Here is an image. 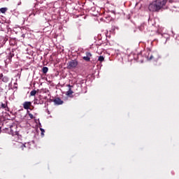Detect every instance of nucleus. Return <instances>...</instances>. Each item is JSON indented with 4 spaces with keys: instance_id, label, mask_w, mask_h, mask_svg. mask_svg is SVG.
I'll return each instance as SVG.
<instances>
[{
    "instance_id": "1",
    "label": "nucleus",
    "mask_w": 179,
    "mask_h": 179,
    "mask_svg": "<svg viewBox=\"0 0 179 179\" xmlns=\"http://www.w3.org/2000/svg\"><path fill=\"white\" fill-rule=\"evenodd\" d=\"M8 131L10 135H12L13 136H16L18 138V139H20V138H22V136L19 134V131H17V126L15 124L10 125V127L8 129Z\"/></svg>"
},
{
    "instance_id": "2",
    "label": "nucleus",
    "mask_w": 179,
    "mask_h": 179,
    "mask_svg": "<svg viewBox=\"0 0 179 179\" xmlns=\"http://www.w3.org/2000/svg\"><path fill=\"white\" fill-rule=\"evenodd\" d=\"M160 58L159 53L157 52H152L151 53H148L147 56L148 61H154V62H157Z\"/></svg>"
},
{
    "instance_id": "3",
    "label": "nucleus",
    "mask_w": 179,
    "mask_h": 179,
    "mask_svg": "<svg viewBox=\"0 0 179 179\" xmlns=\"http://www.w3.org/2000/svg\"><path fill=\"white\" fill-rule=\"evenodd\" d=\"M148 9L150 12H159L160 7L157 4V1H154L148 6Z\"/></svg>"
},
{
    "instance_id": "4",
    "label": "nucleus",
    "mask_w": 179,
    "mask_h": 179,
    "mask_svg": "<svg viewBox=\"0 0 179 179\" xmlns=\"http://www.w3.org/2000/svg\"><path fill=\"white\" fill-rule=\"evenodd\" d=\"M78 62L76 59L71 60L67 63V69H74L78 66Z\"/></svg>"
},
{
    "instance_id": "5",
    "label": "nucleus",
    "mask_w": 179,
    "mask_h": 179,
    "mask_svg": "<svg viewBox=\"0 0 179 179\" xmlns=\"http://www.w3.org/2000/svg\"><path fill=\"white\" fill-rule=\"evenodd\" d=\"M159 8L162 9L163 6H166V3H167V0H155Z\"/></svg>"
},
{
    "instance_id": "6",
    "label": "nucleus",
    "mask_w": 179,
    "mask_h": 179,
    "mask_svg": "<svg viewBox=\"0 0 179 179\" xmlns=\"http://www.w3.org/2000/svg\"><path fill=\"white\" fill-rule=\"evenodd\" d=\"M143 57H142V54L138 53L137 54L136 56H134V59H136V61H137V62H143Z\"/></svg>"
},
{
    "instance_id": "7",
    "label": "nucleus",
    "mask_w": 179,
    "mask_h": 179,
    "mask_svg": "<svg viewBox=\"0 0 179 179\" xmlns=\"http://www.w3.org/2000/svg\"><path fill=\"white\" fill-rule=\"evenodd\" d=\"M24 110H31L30 107H31V103L30 101H25L22 104Z\"/></svg>"
},
{
    "instance_id": "8",
    "label": "nucleus",
    "mask_w": 179,
    "mask_h": 179,
    "mask_svg": "<svg viewBox=\"0 0 179 179\" xmlns=\"http://www.w3.org/2000/svg\"><path fill=\"white\" fill-rule=\"evenodd\" d=\"M90 58H92V53L87 52H86V56L83 57V59H84V61H86V62H90Z\"/></svg>"
},
{
    "instance_id": "9",
    "label": "nucleus",
    "mask_w": 179,
    "mask_h": 179,
    "mask_svg": "<svg viewBox=\"0 0 179 179\" xmlns=\"http://www.w3.org/2000/svg\"><path fill=\"white\" fill-rule=\"evenodd\" d=\"M55 104L57 106H61V104H64V101L61 100L59 98H56L53 100Z\"/></svg>"
},
{
    "instance_id": "10",
    "label": "nucleus",
    "mask_w": 179,
    "mask_h": 179,
    "mask_svg": "<svg viewBox=\"0 0 179 179\" xmlns=\"http://www.w3.org/2000/svg\"><path fill=\"white\" fill-rule=\"evenodd\" d=\"M29 143H20V149H21L22 150H24V149H26V148H29Z\"/></svg>"
},
{
    "instance_id": "11",
    "label": "nucleus",
    "mask_w": 179,
    "mask_h": 179,
    "mask_svg": "<svg viewBox=\"0 0 179 179\" xmlns=\"http://www.w3.org/2000/svg\"><path fill=\"white\" fill-rule=\"evenodd\" d=\"M66 94L68 97H73L72 94H73V91H72V88H69V90L66 92Z\"/></svg>"
},
{
    "instance_id": "12",
    "label": "nucleus",
    "mask_w": 179,
    "mask_h": 179,
    "mask_svg": "<svg viewBox=\"0 0 179 179\" xmlns=\"http://www.w3.org/2000/svg\"><path fill=\"white\" fill-rule=\"evenodd\" d=\"M34 104H44V101H43L41 99L38 100V99H35Z\"/></svg>"
},
{
    "instance_id": "13",
    "label": "nucleus",
    "mask_w": 179,
    "mask_h": 179,
    "mask_svg": "<svg viewBox=\"0 0 179 179\" xmlns=\"http://www.w3.org/2000/svg\"><path fill=\"white\" fill-rule=\"evenodd\" d=\"M0 80H2L3 82H6V78H3V75L2 73H0Z\"/></svg>"
},
{
    "instance_id": "14",
    "label": "nucleus",
    "mask_w": 179,
    "mask_h": 179,
    "mask_svg": "<svg viewBox=\"0 0 179 179\" xmlns=\"http://www.w3.org/2000/svg\"><path fill=\"white\" fill-rule=\"evenodd\" d=\"M6 10H8L7 8H0V12L1 13H5L6 12Z\"/></svg>"
},
{
    "instance_id": "15",
    "label": "nucleus",
    "mask_w": 179,
    "mask_h": 179,
    "mask_svg": "<svg viewBox=\"0 0 179 179\" xmlns=\"http://www.w3.org/2000/svg\"><path fill=\"white\" fill-rule=\"evenodd\" d=\"M43 73H47L48 72V67H43L42 69Z\"/></svg>"
},
{
    "instance_id": "16",
    "label": "nucleus",
    "mask_w": 179,
    "mask_h": 179,
    "mask_svg": "<svg viewBox=\"0 0 179 179\" xmlns=\"http://www.w3.org/2000/svg\"><path fill=\"white\" fill-rule=\"evenodd\" d=\"M36 94H37V92L36 91V90L31 91L30 96H36Z\"/></svg>"
},
{
    "instance_id": "17",
    "label": "nucleus",
    "mask_w": 179,
    "mask_h": 179,
    "mask_svg": "<svg viewBox=\"0 0 179 179\" xmlns=\"http://www.w3.org/2000/svg\"><path fill=\"white\" fill-rule=\"evenodd\" d=\"M98 61H99V62H103L104 61V57L99 56L98 58Z\"/></svg>"
},
{
    "instance_id": "18",
    "label": "nucleus",
    "mask_w": 179,
    "mask_h": 179,
    "mask_svg": "<svg viewBox=\"0 0 179 179\" xmlns=\"http://www.w3.org/2000/svg\"><path fill=\"white\" fill-rule=\"evenodd\" d=\"M28 113V115L30 117L31 120H33V118H34V116L33 115V114L30 113V112L29 110H27Z\"/></svg>"
},
{
    "instance_id": "19",
    "label": "nucleus",
    "mask_w": 179,
    "mask_h": 179,
    "mask_svg": "<svg viewBox=\"0 0 179 179\" xmlns=\"http://www.w3.org/2000/svg\"><path fill=\"white\" fill-rule=\"evenodd\" d=\"M1 108H6V107H8V104L1 103Z\"/></svg>"
},
{
    "instance_id": "20",
    "label": "nucleus",
    "mask_w": 179,
    "mask_h": 179,
    "mask_svg": "<svg viewBox=\"0 0 179 179\" xmlns=\"http://www.w3.org/2000/svg\"><path fill=\"white\" fill-rule=\"evenodd\" d=\"M40 129H41V135H44V133L45 132L44 129L41 128Z\"/></svg>"
},
{
    "instance_id": "21",
    "label": "nucleus",
    "mask_w": 179,
    "mask_h": 179,
    "mask_svg": "<svg viewBox=\"0 0 179 179\" xmlns=\"http://www.w3.org/2000/svg\"><path fill=\"white\" fill-rule=\"evenodd\" d=\"M67 87H69V89H72V87H73V85H68Z\"/></svg>"
},
{
    "instance_id": "22",
    "label": "nucleus",
    "mask_w": 179,
    "mask_h": 179,
    "mask_svg": "<svg viewBox=\"0 0 179 179\" xmlns=\"http://www.w3.org/2000/svg\"><path fill=\"white\" fill-rule=\"evenodd\" d=\"M5 108V110L6 111H9V107H8V106H7V107H6V108Z\"/></svg>"
},
{
    "instance_id": "23",
    "label": "nucleus",
    "mask_w": 179,
    "mask_h": 179,
    "mask_svg": "<svg viewBox=\"0 0 179 179\" xmlns=\"http://www.w3.org/2000/svg\"><path fill=\"white\" fill-rule=\"evenodd\" d=\"M21 117H22V118H24L25 115H24V116H21Z\"/></svg>"
},
{
    "instance_id": "24",
    "label": "nucleus",
    "mask_w": 179,
    "mask_h": 179,
    "mask_svg": "<svg viewBox=\"0 0 179 179\" xmlns=\"http://www.w3.org/2000/svg\"><path fill=\"white\" fill-rule=\"evenodd\" d=\"M14 55H11V57H13Z\"/></svg>"
},
{
    "instance_id": "25",
    "label": "nucleus",
    "mask_w": 179,
    "mask_h": 179,
    "mask_svg": "<svg viewBox=\"0 0 179 179\" xmlns=\"http://www.w3.org/2000/svg\"><path fill=\"white\" fill-rule=\"evenodd\" d=\"M117 57H118V55H120V54H117Z\"/></svg>"
},
{
    "instance_id": "26",
    "label": "nucleus",
    "mask_w": 179,
    "mask_h": 179,
    "mask_svg": "<svg viewBox=\"0 0 179 179\" xmlns=\"http://www.w3.org/2000/svg\"><path fill=\"white\" fill-rule=\"evenodd\" d=\"M22 111V114H23V110Z\"/></svg>"
}]
</instances>
